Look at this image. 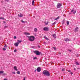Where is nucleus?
<instances>
[{"label": "nucleus", "mask_w": 80, "mask_h": 80, "mask_svg": "<svg viewBox=\"0 0 80 80\" xmlns=\"http://www.w3.org/2000/svg\"><path fill=\"white\" fill-rule=\"evenodd\" d=\"M43 74L45 75V76H47V77H49L50 75V72L48 71L45 70L43 71Z\"/></svg>", "instance_id": "1"}, {"label": "nucleus", "mask_w": 80, "mask_h": 80, "mask_svg": "<svg viewBox=\"0 0 80 80\" xmlns=\"http://www.w3.org/2000/svg\"><path fill=\"white\" fill-rule=\"evenodd\" d=\"M28 38L29 40H30V42H33V41L35 40V37L34 36H32L30 37L28 36Z\"/></svg>", "instance_id": "2"}, {"label": "nucleus", "mask_w": 80, "mask_h": 80, "mask_svg": "<svg viewBox=\"0 0 80 80\" xmlns=\"http://www.w3.org/2000/svg\"><path fill=\"white\" fill-rule=\"evenodd\" d=\"M33 52L36 54L37 55H40V54H42V52H39L38 51L35 50L33 51Z\"/></svg>", "instance_id": "3"}, {"label": "nucleus", "mask_w": 80, "mask_h": 80, "mask_svg": "<svg viewBox=\"0 0 80 80\" xmlns=\"http://www.w3.org/2000/svg\"><path fill=\"white\" fill-rule=\"evenodd\" d=\"M75 10L74 8H73L71 11V12L69 13V14H71V13H73V14H75L77 12L76 10Z\"/></svg>", "instance_id": "4"}, {"label": "nucleus", "mask_w": 80, "mask_h": 80, "mask_svg": "<svg viewBox=\"0 0 80 80\" xmlns=\"http://www.w3.org/2000/svg\"><path fill=\"white\" fill-rule=\"evenodd\" d=\"M43 30L44 31H48V30H49V29L48 28L46 27L43 28Z\"/></svg>", "instance_id": "5"}, {"label": "nucleus", "mask_w": 80, "mask_h": 80, "mask_svg": "<svg viewBox=\"0 0 80 80\" xmlns=\"http://www.w3.org/2000/svg\"><path fill=\"white\" fill-rule=\"evenodd\" d=\"M62 5L60 4V3H58L57 6V8H60V7H62Z\"/></svg>", "instance_id": "6"}, {"label": "nucleus", "mask_w": 80, "mask_h": 80, "mask_svg": "<svg viewBox=\"0 0 80 80\" xmlns=\"http://www.w3.org/2000/svg\"><path fill=\"white\" fill-rule=\"evenodd\" d=\"M37 72H40L41 71V68L40 67L38 68H37Z\"/></svg>", "instance_id": "7"}, {"label": "nucleus", "mask_w": 80, "mask_h": 80, "mask_svg": "<svg viewBox=\"0 0 80 80\" xmlns=\"http://www.w3.org/2000/svg\"><path fill=\"white\" fill-rule=\"evenodd\" d=\"M64 41L65 42H69L70 39H68V38H66L64 39Z\"/></svg>", "instance_id": "8"}, {"label": "nucleus", "mask_w": 80, "mask_h": 80, "mask_svg": "<svg viewBox=\"0 0 80 80\" xmlns=\"http://www.w3.org/2000/svg\"><path fill=\"white\" fill-rule=\"evenodd\" d=\"M14 45L15 47H18V45H19V44H18V42H17L15 43L14 44Z\"/></svg>", "instance_id": "9"}, {"label": "nucleus", "mask_w": 80, "mask_h": 80, "mask_svg": "<svg viewBox=\"0 0 80 80\" xmlns=\"http://www.w3.org/2000/svg\"><path fill=\"white\" fill-rule=\"evenodd\" d=\"M14 68L15 70H16V71H18V69H17V66H14Z\"/></svg>", "instance_id": "10"}, {"label": "nucleus", "mask_w": 80, "mask_h": 80, "mask_svg": "<svg viewBox=\"0 0 80 80\" xmlns=\"http://www.w3.org/2000/svg\"><path fill=\"white\" fill-rule=\"evenodd\" d=\"M78 28L77 27L75 28V32H78Z\"/></svg>", "instance_id": "11"}, {"label": "nucleus", "mask_w": 80, "mask_h": 80, "mask_svg": "<svg viewBox=\"0 0 80 80\" xmlns=\"http://www.w3.org/2000/svg\"><path fill=\"white\" fill-rule=\"evenodd\" d=\"M52 37L54 38H56V34H55L52 35Z\"/></svg>", "instance_id": "12"}, {"label": "nucleus", "mask_w": 80, "mask_h": 80, "mask_svg": "<svg viewBox=\"0 0 80 80\" xmlns=\"http://www.w3.org/2000/svg\"><path fill=\"white\" fill-rule=\"evenodd\" d=\"M18 16L19 17H23V15L22 14L20 13L19 16V14H18Z\"/></svg>", "instance_id": "13"}, {"label": "nucleus", "mask_w": 80, "mask_h": 80, "mask_svg": "<svg viewBox=\"0 0 80 80\" xmlns=\"http://www.w3.org/2000/svg\"><path fill=\"white\" fill-rule=\"evenodd\" d=\"M25 34L26 35H30V33L28 32H25Z\"/></svg>", "instance_id": "14"}, {"label": "nucleus", "mask_w": 80, "mask_h": 80, "mask_svg": "<svg viewBox=\"0 0 80 80\" xmlns=\"http://www.w3.org/2000/svg\"><path fill=\"white\" fill-rule=\"evenodd\" d=\"M22 42V41H20L19 40H18V43L19 44L20 43H21Z\"/></svg>", "instance_id": "15"}, {"label": "nucleus", "mask_w": 80, "mask_h": 80, "mask_svg": "<svg viewBox=\"0 0 80 80\" xmlns=\"http://www.w3.org/2000/svg\"><path fill=\"white\" fill-rule=\"evenodd\" d=\"M38 30H37V28H34V31L35 32H37Z\"/></svg>", "instance_id": "16"}, {"label": "nucleus", "mask_w": 80, "mask_h": 80, "mask_svg": "<svg viewBox=\"0 0 80 80\" xmlns=\"http://www.w3.org/2000/svg\"><path fill=\"white\" fill-rule=\"evenodd\" d=\"M44 38L46 40H48V38H47L46 36H44Z\"/></svg>", "instance_id": "17"}, {"label": "nucleus", "mask_w": 80, "mask_h": 80, "mask_svg": "<svg viewBox=\"0 0 80 80\" xmlns=\"http://www.w3.org/2000/svg\"><path fill=\"white\" fill-rule=\"evenodd\" d=\"M45 25H48V22H47H47H45Z\"/></svg>", "instance_id": "18"}, {"label": "nucleus", "mask_w": 80, "mask_h": 80, "mask_svg": "<svg viewBox=\"0 0 80 80\" xmlns=\"http://www.w3.org/2000/svg\"><path fill=\"white\" fill-rule=\"evenodd\" d=\"M3 71H0V74H1L2 73H3Z\"/></svg>", "instance_id": "19"}, {"label": "nucleus", "mask_w": 80, "mask_h": 80, "mask_svg": "<svg viewBox=\"0 0 80 80\" xmlns=\"http://www.w3.org/2000/svg\"><path fill=\"white\" fill-rule=\"evenodd\" d=\"M76 65H79V63L77 62H76Z\"/></svg>", "instance_id": "20"}, {"label": "nucleus", "mask_w": 80, "mask_h": 80, "mask_svg": "<svg viewBox=\"0 0 80 80\" xmlns=\"http://www.w3.org/2000/svg\"><path fill=\"white\" fill-rule=\"evenodd\" d=\"M32 5L33 6L34 5V0H33L32 1Z\"/></svg>", "instance_id": "21"}, {"label": "nucleus", "mask_w": 80, "mask_h": 80, "mask_svg": "<svg viewBox=\"0 0 80 80\" xmlns=\"http://www.w3.org/2000/svg\"><path fill=\"white\" fill-rule=\"evenodd\" d=\"M0 19H2V20H5V18H4L1 17L0 18Z\"/></svg>", "instance_id": "22"}, {"label": "nucleus", "mask_w": 80, "mask_h": 80, "mask_svg": "<svg viewBox=\"0 0 80 80\" xmlns=\"http://www.w3.org/2000/svg\"><path fill=\"white\" fill-rule=\"evenodd\" d=\"M57 23V22H54L52 24V25H55V24L56 23Z\"/></svg>", "instance_id": "23"}, {"label": "nucleus", "mask_w": 80, "mask_h": 80, "mask_svg": "<svg viewBox=\"0 0 80 80\" xmlns=\"http://www.w3.org/2000/svg\"><path fill=\"white\" fill-rule=\"evenodd\" d=\"M33 59L34 60L37 59V57H33Z\"/></svg>", "instance_id": "24"}, {"label": "nucleus", "mask_w": 80, "mask_h": 80, "mask_svg": "<svg viewBox=\"0 0 80 80\" xmlns=\"http://www.w3.org/2000/svg\"><path fill=\"white\" fill-rule=\"evenodd\" d=\"M52 48H53V49H54V50H57V48H55V47H53Z\"/></svg>", "instance_id": "25"}, {"label": "nucleus", "mask_w": 80, "mask_h": 80, "mask_svg": "<svg viewBox=\"0 0 80 80\" xmlns=\"http://www.w3.org/2000/svg\"><path fill=\"white\" fill-rule=\"evenodd\" d=\"M65 23V21H63L62 22V24L63 25Z\"/></svg>", "instance_id": "26"}, {"label": "nucleus", "mask_w": 80, "mask_h": 80, "mask_svg": "<svg viewBox=\"0 0 80 80\" xmlns=\"http://www.w3.org/2000/svg\"><path fill=\"white\" fill-rule=\"evenodd\" d=\"M17 74H20V71H18L17 72Z\"/></svg>", "instance_id": "27"}, {"label": "nucleus", "mask_w": 80, "mask_h": 80, "mask_svg": "<svg viewBox=\"0 0 80 80\" xmlns=\"http://www.w3.org/2000/svg\"><path fill=\"white\" fill-rule=\"evenodd\" d=\"M21 22L22 23H25L26 22L25 21H23V20L21 21Z\"/></svg>", "instance_id": "28"}, {"label": "nucleus", "mask_w": 80, "mask_h": 80, "mask_svg": "<svg viewBox=\"0 0 80 80\" xmlns=\"http://www.w3.org/2000/svg\"><path fill=\"white\" fill-rule=\"evenodd\" d=\"M67 25H69V21H67Z\"/></svg>", "instance_id": "29"}, {"label": "nucleus", "mask_w": 80, "mask_h": 80, "mask_svg": "<svg viewBox=\"0 0 80 80\" xmlns=\"http://www.w3.org/2000/svg\"><path fill=\"white\" fill-rule=\"evenodd\" d=\"M5 2H9V0H4Z\"/></svg>", "instance_id": "30"}, {"label": "nucleus", "mask_w": 80, "mask_h": 80, "mask_svg": "<svg viewBox=\"0 0 80 80\" xmlns=\"http://www.w3.org/2000/svg\"><path fill=\"white\" fill-rule=\"evenodd\" d=\"M7 27H7V26H5L4 27V28L5 29V28H7Z\"/></svg>", "instance_id": "31"}, {"label": "nucleus", "mask_w": 80, "mask_h": 80, "mask_svg": "<svg viewBox=\"0 0 80 80\" xmlns=\"http://www.w3.org/2000/svg\"><path fill=\"white\" fill-rule=\"evenodd\" d=\"M2 49L3 50H4V51L6 50V48H3Z\"/></svg>", "instance_id": "32"}, {"label": "nucleus", "mask_w": 80, "mask_h": 80, "mask_svg": "<svg viewBox=\"0 0 80 80\" xmlns=\"http://www.w3.org/2000/svg\"><path fill=\"white\" fill-rule=\"evenodd\" d=\"M57 18V19H59V18H60V17H59V16H58V17Z\"/></svg>", "instance_id": "33"}, {"label": "nucleus", "mask_w": 80, "mask_h": 80, "mask_svg": "<svg viewBox=\"0 0 80 80\" xmlns=\"http://www.w3.org/2000/svg\"><path fill=\"white\" fill-rule=\"evenodd\" d=\"M7 45L6 44H5V46H4V47L5 48H7Z\"/></svg>", "instance_id": "34"}, {"label": "nucleus", "mask_w": 80, "mask_h": 80, "mask_svg": "<svg viewBox=\"0 0 80 80\" xmlns=\"http://www.w3.org/2000/svg\"><path fill=\"white\" fill-rule=\"evenodd\" d=\"M14 39H16V38H17V37H16V36H14Z\"/></svg>", "instance_id": "35"}, {"label": "nucleus", "mask_w": 80, "mask_h": 80, "mask_svg": "<svg viewBox=\"0 0 80 80\" xmlns=\"http://www.w3.org/2000/svg\"><path fill=\"white\" fill-rule=\"evenodd\" d=\"M68 51L69 52H72V50H69Z\"/></svg>", "instance_id": "36"}, {"label": "nucleus", "mask_w": 80, "mask_h": 80, "mask_svg": "<svg viewBox=\"0 0 80 80\" xmlns=\"http://www.w3.org/2000/svg\"><path fill=\"white\" fill-rule=\"evenodd\" d=\"M14 52H17V50H15L14 51Z\"/></svg>", "instance_id": "37"}, {"label": "nucleus", "mask_w": 80, "mask_h": 80, "mask_svg": "<svg viewBox=\"0 0 80 80\" xmlns=\"http://www.w3.org/2000/svg\"><path fill=\"white\" fill-rule=\"evenodd\" d=\"M62 70L63 72V71H64L65 70V69L64 68L62 69Z\"/></svg>", "instance_id": "38"}, {"label": "nucleus", "mask_w": 80, "mask_h": 80, "mask_svg": "<svg viewBox=\"0 0 80 80\" xmlns=\"http://www.w3.org/2000/svg\"><path fill=\"white\" fill-rule=\"evenodd\" d=\"M12 73H13V74H15V72H12Z\"/></svg>", "instance_id": "39"}, {"label": "nucleus", "mask_w": 80, "mask_h": 80, "mask_svg": "<svg viewBox=\"0 0 80 80\" xmlns=\"http://www.w3.org/2000/svg\"><path fill=\"white\" fill-rule=\"evenodd\" d=\"M70 74H71V75H72V74H73V72H71L70 73Z\"/></svg>", "instance_id": "40"}, {"label": "nucleus", "mask_w": 80, "mask_h": 80, "mask_svg": "<svg viewBox=\"0 0 80 80\" xmlns=\"http://www.w3.org/2000/svg\"><path fill=\"white\" fill-rule=\"evenodd\" d=\"M38 48H40V47L39 46H38Z\"/></svg>", "instance_id": "41"}, {"label": "nucleus", "mask_w": 80, "mask_h": 80, "mask_svg": "<svg viewBox=\"0 0 80 80\" xmlns=\"http://www.w3.org/2000/svg\"><path fill=\"white\" fill-rule=\"evenodd\" d=\"M4 80H8L6 78H5L4 79Z\"/></svg>", "instance_id": "42"}, {"label": "nucleus", "mask_w": 80, "mask_h": 80, "mask_svg": "<svg viewBox=\"0 0 80 80\" xmlns=\"http://www.w3.org/2000/svg\"><path fill=\"white\" fill-rule=\"evenodd\" d=\"M74 70L75 71L76 70V69L75 68H74Z\"/></svg>", "instance_id": "43"}, {"label": "nucleus", "mask_w": 80, "mask_h": 80, "mask_svg": "<svg viewBox=\"0 0 80 80\" xmlns=\"http://www.w3.org/2000/svg\"><path fill=\"white\" fill-rule=\"evenodd\" d=\"M57 20V18H55V20Z\"/></svg>", "instance_id": "44"}, {"label": "nucleus", "mask_w": 80, "mask_h": 80, "mask_svg": "<svg viewBox=\"0 0 80 80\" xmlns=\"http://www.w3.org/2000/svg\"><path fill=\"white\" fill-rule=\"evenodd\" d=\"M68 72H70V70H68Z\"/></svg>", "instance_id": "45"}, {"label": "nucleus", "mask_w": 80, "mask_h": 80, "mask_svg": "<svg viewBox=\"0 0 80 80\" xmlns=\"http://www.w3.org/2000/svg\"><path fill=\"white\" fill-rule=\"evenodd\" d=\"M3 23H6V22L5 21H3Z\"/></svg>", "instance_id": "46"}, {"label": "nucleus", "mask_w": 80, "mask_h": 80, "mask_svg": "<svg viewBox=\"0 0 80 80\" xmlns=\"http://www.w3.org/2000/svg\"><path fill=\"white\" fill-rule=\"evenodd\" d=\"M34 47H35L33 46V47H32V48H34Z\"/></svg>", "instance_id": "47"}, {"label": "nucleus", "mask_w": 80, "mask_h": 80, "mask_svg": "<svg viewBox=\"0 0 80 80\" xmlns=\"http://www.w3.org/2000/svg\"><path fill=\"white\" fill-rule=\"evenodd\" d=\"M23 80H25V78H24Z\"/></svg>", "instance_id": "48"}, {"label": "nucleus", "mask_w": 80, "mask_h": 80, "mask_svg": "<svg viewBox=\"0 0 80 80\" xmlns=\"http://www.w3.org/2000/svg\"><path fill=\"white\" fill-rule=\"evenodd\" d=\"M59 54H61V52H59Z\"/></svg>", "instance_id": "49"}, {"label": "nucleus", "mask_w": 80, "mask_h": 80, "mask_svg": "<svg viewBox=\"0 0 80 80\" xmlns=\"http://www.w3.org/2000/svg\"><path fill=\"white\" fill-rule=\"evenodd\" d=\"M37 70H35V72H36Z\"/></svg>", "instance_id": "50"}, {"label": "nucleus", "mask_w": 80, "mask_h": 80, "mask_svg": "<svg viewBox=\"0 0 80 80\" xmlns=\"http://www.w3.org/2000/svg\"><path fill=\"white\" fill-rule=\"evenodd\" d=\"M77 69H79V68H77Z\"/></svg>", "instance_id": "51"}, {"label": "nucleus", "mask_w": 80, "mask_h": 80, "mask_svg": "<svg viewBox=\"0 0 80 80\" xmlns=\"http://www.w3.org/2000/svg\"><path fill=\"white\" fill-rule=\"evenodd\" d=\"M79 0V1H80V0Z\"/></svg>", "instance_id": "52"}]
</instances>
